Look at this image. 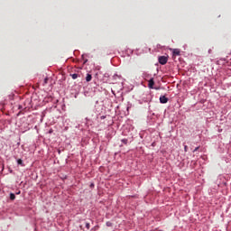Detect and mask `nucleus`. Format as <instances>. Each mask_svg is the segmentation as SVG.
<instances>
[{"label": "nucleus", "instance_id": "1", "mask_svg": "<svg viewBox=\"0 0 231 231\" xmlns=\"http://www.w3.org/2000/svg\"><path fill=\"white\" fill-rule=\"evenodd\" d=\"M167 60H169V59L165 56L159 57V64H162V66H165V64H167Z\"/></svg>", "mask_w": 231, "mask_h": 231}, {"label": "nucleus", "instance_id": "2", "mask_svg": "<svg viewBox=\"0 0 231 231\" xmlns=\"http://www.w3.org/2000/svg\"><path fill=\"white\" fill-rule=\"evenodd\" d=\"M148 88H150V89H154V78L149 79Z\"/></svg>", "mask_w": 231, "mask_h": 231}, {"label": "nucleus", "instance_id": "3", "mask_svg": "<svg viewBox=\"0 0 231 231\" xmlns=\"http://www.w3.org/2000/svg\"><path fill=\"white\" fill-rule=\"evenodd\" d=\"M160 102H161V104H167V102H169V98L165 96H162L160 97Z\"/></svg>", "mask_w": 231, "mask_h": 231}, {"label": "nucleus", "instance_id": "4", "mask_svg": "<svg viewBox=\"0 0 231 231\" xmlns=\"http://www.w3.org/2000/svg\"><path fill=\"white\" fill-rule=\"evenodd\" d=\"M91 79H93V77L91 76V74H87V77H86L87 82H91Z\"/></svg>", "mask_w": 231, "mask_h": 231}, {"label": "nucleus", "instance_id": "5", "mask_svg": "<svg viewBox=\"0 0 231 231\" xmlns=\"http://www.w3.org/2000/svg\"><path fill=\"white\" fill-rule=\"evenodd\" d=\"M70 77L73 79V80H76V79H79L80 75L75 73V74H70Z\"/></svg>", "mask_w": 231, "mask_h": 231}, {"label": "nucleus", "instance_id": "6", "mask_svg": "<svg viewBox=\"0 0 231 231\" xmlns=\"http://www.w3.org/2000/svg\"><path fill=\"white\" fill-rule=\"evenodd\" d=\"M180 51L178 49H174L173 51H172V54L175 55V56L180 55Z\"/></svg>", "mask_w": 231, "mask_h": 231}, {"label": "nucleus", "instance_id": "7", "mask_svg": "<svg viewBox=\"0 0 231 231\" xmlns=\"http://www.w3.org/2000/svg\"><path fill=\"white\" fill-rule=\"evenodd\" d=\"M10 199H11L12 201H14V199H15V194L11 193V194H10Z\"/></svg>", "mask_w": 231, "mask_h": 231}, {"label": "nucleus", "instance_id": "8", "mask_svg": "<svg viewBox=\"0 0 231 231\" xmlns=\"http://www.w3.org/2000/svg\"><path fill=\"white\" fill-rule=\"evenodd\" d=\"M121 142L122 143H125V145H127V139H122Z\"/></svg>", "mask_w": 231, "mask_h": 231}, {"label": "nucleus", "instance_id": "9", "mask_svg": "<svg viewBox=\"0 0 231 231\" xmlns=\"http://www.w3.org/2000/svg\"><path fill=\"white\" fill-rule=\"evenodd\" d=\"M17 163H18V165H23V160L18 159V160H17Z\"/></svg>", "mask_w": 231, "mask_h": 231}, {"label": "nucleus", "instance_id": "10", "mask_svg": "<svg viewBox=\"0 0 231 231\" xmlns=\"http://www.w3.org/2000/svg\"><path fill=\"white\" fill-rule=\"evenodd\" d=\"M90 226H91V225L88 222H87L86 223V228H88V230H89Z\"/></svg>", "mask_w": 231, "mask_h": 231}, {"label": "nucleus", "instance_id": "11", "mask_svg": "<svg viewBox=\"0 0 231 231\" xmlns=\"http://www.w3.org/2000/svg\"><path fill=\"white\" fill-rule=\"evenodd\" d=\"M184 151H185V152H187V151H189V146L185 145L184 146Z\"/></svg>", "mask_w": 231, "mask_h": 231}, {"label": "nucleus", "instance_id": "12", "mask_svg": "<svg viewBox=\"0 0 231 231\" xmlns=\"http://www.w3.org/2000/svg\"><path fill=\"white\" fill-rule=\"evenodd\" d=\"M197 151H199V147H196L193 151V152H196Z\"/></svg>", "mask_w": 231, "mask_h": 231}, {"label": "nucleus", "instance_id": "13", "mask_svg": "<svg viewBox=\"0 0 231 231\" xmlns=\"http://www.w3.org/2000/svg\"><path fill=\"white\" fill-rule=\"evenodd\" d=\"M111 226V222H106V226Z\"/></svg>", "mask_w": 231, "mask_h": 231}]
</instances>
